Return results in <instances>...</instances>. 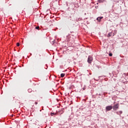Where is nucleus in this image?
Returning <instances> with one entry per match:
<instances>
[{"instance_id": "20e7f679", "label": "nucleus", "mask_w": 128, "mask_h": 128, "mask_svg": "<svg viewBox=\"0 0 128 128\" xmlns=\"http://www.w3.org/2000/svg\"><path fill=\"white\" fill-rule=\"evenodd\" d=\"M116 114H118L119 116H120V114H122V111L120 110L119 112H116Z\"/></svg>"}, {"instance_id": "f257e3e1", "label": "nucleus", "mask_w": 128, "mask_h": 128, "mask_svg": "<svg viewBox=\"0 0 128 128\" xmlns=\"http://www.w3.org/2000/svg\"><path fill=\"white\" fill-rule=\"evenodd\" d=\"M118 108H120V104H116L112 106L114 110H118Z\"/></svg>"}, {"instance_id": "39448f33", "label": "nucleus", "mask_w": 128, "mask_h": 128, "mask_svg": "<svg viewBox=\"0 0 128 128\" xmlns=\"http://www.w3.org/2000/svg\"><path fill=\"white\" fill-rule=\"evenodd\" d=\"M104 17L103 16H100L97 18L96 20H98L99 22H100V20H102V18H103Z\"/></svg>"}, {"instance_id": "f8f14e48", "label": "nucleus", "mask_w": 128, "mask_h": 128, "mask_svg": "<svg viewBox=\"0 0 128 128\" xmlns=\"http://www.w3.org/2000/svg\"><path fill=\"white\" fill-rule=\"evenodd\" d=\"M36 30H40V26H36L35 28Z\"/></svg>"}, {"instance_id": "f3484780", "label": "nucleus", "mask_w": 128, "mask_h": 128, "mask_svg": "<svg viewBox=\"0 0 128 128\" xmlns=\"http://www.w3.org/2000/svg\"><path fill=\"white\" fill-rule=\"evenodd\" d=\"M35 104H38V102H35Z\"/></svg>"}, {"instance_id": "4468645a", "label": "nucleus", "mask_w": 128, "mask_h": 128, "mask_svg": "<svg viewBox=\"0 0 128 128\" xmlns=\"http://www.w3.org/2000/svg\"><path fill=\"white\" fill-rule=\"evenodd\" d=\"M16 46H20V43L18 42L16 44Z\"/></svg>"}, {"instance_id": "6e6552de", "label": "nucleus", "mask_w": 128, "mask_h": 128, "mask_svg": "<svg viewBox=\"0 0 128 128\" xmlns=\"http://www.w3.org/2000/svg\"><path fill=\"white\" fill-rule=\"evenodd\" d=\"M80 20H82V18H78L76 20V22H80Z\"/></svg>"}, {"instance_id": "9b49d317", "label": "nucleus", "mask_w": 128, "mask_h": 128, "mask_svg": "<svg viewBox=\"0 0 128 128\" xmlns=\"http://www.w3.org/2000/svg\"><path fill=\"white\" fill-rule=\"evenodd\" d=\"M28 92H32V89H28Z\"/></svg>"}, {"instance_id": "1a4fd4ad", "label": "nucleus", "mask_w": 128, "mask_h": 128, "mask_svg": "<svg viewBox=\"0 0 128 128\" xmlns=\"http://www.w3.org/2000/svg\"><path fill=\"white\" fill-rule=\"evenodd\" d=\"M110 36H112V32L108 33V38H110Z\"/></svg>"}, {"instance_id": "423d86ee", "label": "nucleus", "mask_w": 128, "mask_h": 128, "mask_svg": "<svg viewBox=\"0 0 128 128\" xmlns=\"http://www.w3.org/2000/svg\"><path fill=\"white\" fill-rule=\"evenodd\" d=\"M50 114L52 116H54L56 115V112L54 113V112H51Z\"/></svg>"}, {"instance_id": "6ab92c4d", "label": "nucleus", "mask_w": 128, "mask_h": 128, "mask_svg": "<svg viewBox=\"0 0 128 128\" xmlns=\"http://www.w3.org/2000/svg\"><path fill=\"white\" fill-rule=\"evenodd\" d=\"M102 2V0H100Z\"/></svg>"}, {"instance_id": "9d476101", "label": "nucleus", "mask_w": 128, "mask_h": 128, "mask_svg": "<svg viewBox=\"0 0 128 128\" xmlns=\"http://www.w3.org/2000/svg\"><path fill=\"white\" fill-rule=\"evenodd\" d=\"M64 76H66V74H60V76H61V78H64Z\"/></svg>"}, {"instance_id": "0eeeda50", "label": "nucleus", "mask_w": 128, "mask_h": 128, "mask_svg": "<svg viewBox=\"0 0 128 128\" xmlns=\"http://www.w3.org/2000/svg\"><path fill=\"white\" fill-rule=\"evenodd\" d=\"M66 20L67 22H70V20H72V17H70V18H68Z\"/></svg>"}, {"instance_id": "ddd939ff", "label": "nucleus", "mask_w": 128, "mask_h": 128, "mask_svg": "<svg viewBox=\"0 0 128 128\" xmlns=\"http://www.w3.org/2000/svg\"><path fill=\"white\" fill-rule=\"evenodd\" d=\"M109 56H112V53H109Z\"/></svg>"}, {"instance_id": "f03ea898", "label": "nucleus", "mask_w": 128, "mask_h": 128, "mask_svg": "<svg viewBox=\"0 0 128 128\" xmlns=\"http://www.w3.org/2000/svg\"><path fill=\"white\" fill-rule=\"evenodd\" d=\"M93 60L94 59L92 58V56H88V64H92Z\"/></svg>"}, {"instance_id": "a211bd4d", "label": "nucleus", "mask_w": 128, "mask_h": 128, "mask_svg": "<svg viewBox=\"0 0 128 128\" xmlns=\"http://www.w3.org/2000/svg\"><path fill=\"white\" fill-rule=\"evenodd\" d=\"M98 96H102L100 94H98Z\"/></svg>"}, {"instance_id": "dca6fc26", "label": "nucleus", "mask_w": 128, "mask_h": 128, "mask_svg": "<svg viewBox=\"0 0 128 128\" xmlns=\"http://www.w3.org/2000/svg\"><path fill=\"white\" fill-rule=\"evenodd\" d=\"M56 42V41L54 40L53 41V44H54Z\"/></svg>"}, {"instance_id": "7ed1b4c3", "label": "nucleus", "mask_w": 128, "mask_h": 128, "mask_svg": "<svg viewBox=\"0 0 128 128\" xmlns=\"http://www.w3.org/2000/svg\"><path fill=\"white\" fill-rule=\"evenodd\" d=\"M106 112H109V110H112V106H108L106 107Z\"/></svg>"}, {"instance_id": "2eb2a0df", "label": "nucleus", "mask_w": 128, "mask_h": 128, "mask_svg": "<svg viewBox=\"0 0 128 128\" xmlns=\"http://www.w3.org/2000/svg\"><path fill=\"white\" fill-rule=\"evenodd\" d=\"M124 76H126V73H124Z\"/></svg>"}]
</instances>
